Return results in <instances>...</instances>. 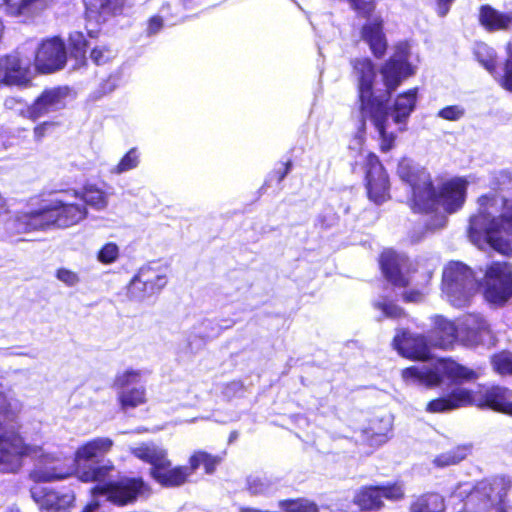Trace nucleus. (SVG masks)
<instances>
[{
	"mask_svg": "<svg viewBox=\"0 0 512 512\" xmlns=\"http://www.w3.org/2000/svg\"><path fill=\"white\" fill-rule=\"evenodd\" d=\"M361 38L369 45L374 56L381 58L387 49L383 19L380 16L369 18L361 29Z\"/></svg>",
	"mask_w": 512,
	"mask_h": 512,
	"instance_id": "24",
	"label": "nucleus"
},
{
	"mask_svg": "<svg viewBox=\"0 0 512 512\" xmlns=\"http://www.w3.org/2000/svg\"><path fill=\"white\" fill-rule=\"evenodd\" d=\"M512 481L505 476L483 479L475 485L459 484L454 497L463 498L469 509L477 512H508V492Z\"/></svg>",
	"mask_w": 512,
	"mask_h": 512,
	"instance_id": "7",
	"label": "nucleus"
},
{
	"mask_svg": "<svg viewBox=\"0 0 512 512\" xmlns=\"http://www.w3.org/2000/svg\"><path fill=\"white\" fill-rule=\"evenodd\" d=\"M242 388H243V385L241 382L233 381L226 385V387L224 389V394L228 397H231V396H234L235 394H237L239 391H241Z\"/></svg>",
	"mask_w": 512,
	"mask_h": 512,
	"instance_id": "53",
	"label": "nucleus"
},
{
	"mask_svg": "<svg viewBox=\"0 0 512 512\" xmlns=\"http://www.w3.org/2000/svg\"><path fill=\"white\" fill-rule=\"evenodd\" d=\"M479 22L488 31L506 30L512 23V13H503L490 5H482Z\"/></svg>",
	"mask_w": 512,
	"mask_h": 512,
	"instance_id": "25",
	"label": "nucleus"
},
{
	"mask_svg": "<svg viewBox=\"0 0 512 512\" xmlns=\"http://www.w3.org/2000/svg\"><path fill=\"white\" fill-rule=\"evenodd\" d=\"M67 54L64 42L55 37L43 41L35 55V67L41 73H52L62 69L66 63Z\"/></svg>",
	"mask_w": 512,
	"mask_h": 512,
	"instance_id": "17",
	"label": "nucleus"
},
{
	"mask_svg": "<svg viewBox=\"0 0 512 512\" xmlns=\"http://www.w3.org/2000/svg\"><path fill=\"white\" fill-rule=\"evenodd\" d=\"M468 237L480 249L486 246L512 255V199L496 194L478 198V212L470 217Z\"/></svg>",
	"mask_w": 512,
	"mask_h": 512,
	"instance_id": "3",
	"label": "nucleus"
},
{
	"mask_svg": "<svg viewBox=\"0 0 512 512\" xmlns=\"http://www.w3.org/2000/svg\"><path fill=\"white\" fill-rule=\"evenodd\" d=\"M246 487L253 496H268L278 490V481L267 476L252 475L247 478Z\"/></svg>",
	"mask_w": 512,
	"mask_h": 512,
	"instance_id": "30",
	"label": "nucleus"
},
{
	"mask_svg": "<svg viewBox=\"0 0 512 512\" xmlns=\"http://www.w3.org/2000/svg\"><path fill=\"white\" fill-rule=\"evenodd\" d=\"M114 57L115 51L105 45L96 46L90 53L91 60L97 65L105 64Z\"/></svg>",
	"mask_w": 512,
	"mask_h": 512,
	"instance_id": "42",
	"label": "nucleus"
},
{
	"mask_svg": "<svg viewBox=\"0 0 512 512\" xmlns=\"http://www.w3.org/2000/svg\"><path fill=\"white\" fill-rule=\"evenodd\" d=\"M434 330L431 338L434 339L433 345L440 348H448L457 337V327L455 324L441 316H436L434 321Z\"/></svg>",
	"mask_w": 512,
	"mask_h": 512,
	"instance_id": "28",
	"label": "nucleus"
},
{
	"mask_svg": "<svg viewBox=\"0 0 512 512\" xmlns=\"http://www.w3.org/2000/svg\"><path fill=\"white\" fill-rule=\"evenodd\" d=\"M366 188L368 197L375 204H382L389 198V179L378 157L368 153L365 160Z\"/></svg>",
	"mask_w": 512,
	"mask_h": 512,
	"instance_id": "16",
	"label": "nucleus"
},
{
	"mask_svg": "<svg viewBox=\"0 0 512 512\" xmlns=\"http://www.w3.org/2000/svg\"><path fill=\"white\" fill-rule=\"evenodd\" d=\"M147 485L140 477H121L102 486H96L92 493L95 497L103 496L107 501L124 506L135 502L144 495Z\"/></svg>",
	"mask_w": 512,
	"mask_h": 512,
	"instance_id": "13",
	"label": "nucleus"
},
{
	"mask_svg": "<svg viewBox=\"0 0 512 512\" xmlns=\"http://www.w3.org/2000/svg\"><path fill=\"white\" fill-rule=\"evenodd\" d=\"M471 452L470 445H460L450 451L443 452L435 457L433 463L435 466L443 468L456 465L463 461Z\"/></svg>",
	"mask_w": 512,
	"mask_h": 512,
	"instance_id": "33",
	"label": "nucleus"
},
{
	"mask_svg": "<svg viewBox=\"0 0 512 512\" xmlns=\"http://www.w3.org/2000/svg\"><path fill=\"white\" fill-rule=\"evenodd\" d=\"M484 298L492 304H504L512 297V266L508 262H493L479 282Z\"/></svg>",
	"mask_w": 512,
	"mask_h": 512,
	"instance_id": "12",
	"label": "nucleus"
},
{
	"mask_svg": "<svg viewBox=\"0 0 512 512\" xmlns=\"http://www.w3.org/2000/svg\"><path fill=\"white\" fill-rule=\"evenodd\" d=\"M403 298L407 302H418L422 298V294L419 291H406Z\"/></svg>",
	"mask_w": 512,
	"mask_h": 512,
	"instance_id": "55",
	"label": "nucleus"
},
{
	"mask_svg": "<svg viewBox=\"0 0 512 512\" xmlns=\"http://www.w3.org/2000/svg\"><path fill=\"white\" fill-rule=\"evenodd\" d=\"M492 364L499 374H512V354L502 352L492 358Z\"/></svg>",
	"mask_w": 512,
	"mask_h": 512,
	"instance_id": "39",
	"label": "nucleus"
},
{
	"mask_svg": "<svg viewBox=\"0 0 512 512\" xmlns=\"http://www.w3.org/2000/svg\"><path fill=\"white\" fill-rule=\"evenodd\" d=\"M129 450L136 458L149 463L151 468H157L168 458L167 450L153 442L141 443Z\"/></svg>",
	"mask_w": 512,
	"mask_h": 512,
	"instance_id": "27",
	"label": "nucleus"
},
{
	"mask_svg": "<svg viewBox=\"0 0 512 512\" xmlns=\"http://www.w3.org/2000/svg\"><path fill=\"white\" fill-rule=\"evenodd\" d=\"M119 257V247L115 243L105 244L98 252V260L103 264H111Z\"/></svg>",
	"mask_w": 512,
	"mask_h": 512,
	"instance_id": "44",
	"label": "nucleus"
},
{
	"mask_svg": "<svg viewBox=\"0 0 512 512\" xmlns=\"http://www.w3.org/2000/svg\"><path fill=\"white\" fill-rule=\"evenodd\" d=\"M408 259L392 250L381 254L380 266L386 279L396 287H406L409 279L406 275Z\"/></svg>",
	"mask_w": 512,
	"mask_h": 512,
	"instance_id": "22",
	"label": "nucleus"
},
{
	"mask_svg": "<svg viewBox=\"0 0 512 512\" xmlns=\"http://www.w3.org/2000/svg\"><path fill=\"white\" fill-rule=\"evenodd\" d=\"M351 7L361 16L369 17L375 9V0H348Z\"/></svg>",
	"mask_w": 512,
	"mask_h": 512,
	"instance_id": "47",
	"label": "nucleus"
},
{
	"mask_svg": "<svg viewBox=\"0 0 512 512\" xmlns=\"http://www.w3.org/2000/svg\"><path fill=\"white\" fill-rule=\"evenodd\" d=\"M201 0H181L182 2V5L185 7V8H191L193 7L194 5L196 4H199Z\"/></svg>",
	"mask_w": 512,
	"mask_h": 512,
	"instance_id": "59",
	"label": "nucleus"
},
{
	"mask_svg": "<svg viewBox=\"0 0 512 512\" xmlns=\"http://www.w3.org/2000/svg\"><path fill=\"white\" fill-rule=\"evenodd\" d=\"M117 400L123 411L134 409L146 403V389L141 384V372L126 370L119 373L114 380Z\"/></svg>",
	"mask_w": 512,
	"mask_h": 512,
	"instance_id": "14",
	"label": "nucleus"
},
{
	"mask_svg": "<svg viewBox=\"0 0 512 512\" xmlns=\"http://www.w3.org/2000/svg\"><path fill=\"white\" fill-rule=\"evenodd\" d=\"M113 441L108 437L92 439L77 448L73 465L67 466L63 459L45 453L41 447L35 458L37 463L30 472V478L35 482H51L64 479L75 473L82 482H102L114 470V465L108 461L105 464H87L98 457H103L112 448Z\"/></svg>",
	"mask_w": 512,
	"mask_h": 512,
	"instance_id": "2",
	"label": "nucleus"
},
{
	"mask_svg": "<svg viewBox=\"0 0 512 512\" xmlns=\"http://www.w3.org/2000/svg\"><path fill=\"white\" fill-rule=\"evenodd\" d=\"M446 223V217L444 215H437L436 216V223L430 224L429 229H437L441 228Z\"/></svg>",
	"mask_w": 512,
	"mask_h": 512,
	"instance_id": "58",
	"label": "nucleus"
},
{
	"mask_svg": "<svg viewBox=\"0 0 512 512\" xmlns=\"http://www.w3.org/2000/svg\"><path fill=\"white\" fill-rule=\"evenodd\" d=\"M221 461L222 458L220 456L198 450L190 456L188 468L191 469V475H193L201 466L204 467L206 474H213Z\"/></svg>",
	"mask_w": 512,
	"mask_h": 512,
	"instance_id": "31",
	"label": "nucleus"
},
{
	"mask_svg": "<svg viewBox=\"0 0 512 512\" xmlns=\"http://www.w3.org/2000/svg\"><path fill=\"white\" fill-rule=\"evenodd\" d=\"M475 56L478 61L489 71L493 72L496 65L495 52L484 43H479L475 47Z\"/></svg>",
	"mask_w": 512,
	"mask_h": 512,
	"instance_id": "37",
	"label": "nucleus"
},
{
	"mask_svg": "<svg viewBox=\"0 0 512 512\" xmlns=\"http://www.w3.org/2000/svg\"><path fill=\"white\" fill-rule=\"evenodd\" d=\"M391 429L392 420L389 416L373 420L369 428L362 432V439L370 446H381L388 441Z\"/></svg>",
	"mask_w": 512,
	"mask_h": 512,
	"instance_id": "26",
	"label": "nucleus"
},
{
	"mask_svg": "<svg viewBox=\"0 0 512 512\" xmlns=\"http://www.w3.org/2000/svg\"><path fill=\"white\" fill-rule=\"evenodd\" d=\"M29 59H22L18 53L0 58V83L9 86H24L30 81Z\"/></svg>",
	"mask_w": 512,
	"mask_h": 512,
	"instance_id": "19",
	"label": "nucleus"
},
{
	"mask_svg": "<svg viewBox=\"0 0 512 512\" xmlns=\"http://www.w3.org/2000/svg\"><path fill=\"white\" fill-rule=\"evenodd\" d=\"M21 410L17 400L8 399L0 392V471L16 473L22 467L24 456L37 455V446L26 445L16 433V419Z\"/></svg>",
	"mask_w": 512,
	"mask_h": 512,
	"instance_id": "6",
	"label": "nucleus"
},
{
	"mask_svg": "<svg viewBox=\"0 0 512 512\" xmlns=\"http://www.w3.org/2000/svg\"><path fill=\"white\" fill-rule=\"evenodd\" d=\"M117 85L118 80L115 77H109L104 83H102L100 89L103 94H108L113 92Z\"/></svg>",
	"mask_w": 512,
	"mask_h": 512,
	"instance_id": "52",
	"label": "nucleus"
},
{
	"mask_svg": "<svg viewBox=\"0 0 512 512\" xmlns=\"http://www.w3.org/2000/svg\"><path fill=\"white\" fill-rule=\"evenodd\" d=\"M434 339H428L424 335L413 334L407 331L398 332L394 339L395 349L403 357L426 361L432 359L430 348L433 346Z\"/></svg>",
	"mask_w": 512,
	"mask_h": 512,
	"instance_id": "18",
	"label": "nucleus"
},
{
	"mask_svg": "<svg viewBox=\"0 0 512 512\" xmlns=\"http://www.w3.org/2000/svg\"><path fill=\"white\" fill-rule=\"evenodd\" d=\"M118 0H84L86 11L89 17L97 21H105L109 15L116 11Z\"/></svg>",
	"mask_w": 512,
	"mask_h": 512,
	"instance_id": "32",
	"label": "nucleus"
},
{
	"mask_svg": "<svg viewBox=\"0 0 512 512\" xmlns=\"http://www.w3.org/2000/svg\"><path fill=\"white\" fill-rule=\"evenodd\" d=\"M93 497H94V500H93L91 503H89V504L84 508V510H83L82 512H101V510H100V504H99V498H100L101 496H97V497H95V496L93 495Z\"/></svg>",
	"mask_w": 512,
	"mask_h": 512,
	"instance_id": "56",
	"label": "nucleus"
},
{
	"mask_svg": "<svg viewBox=\"0 0 512 512\" xmlns=\"http://www.w3.org/2000/svg\"><path fill=\"white\" fill-rule=\"evenodd\" d=\"M168 283V269L159 263L142 266L131 279L127 295L131 300L142 302L158 294Z\"/></svg>",
	"mask_w": 512,
	"mask_h": 512,
	"instance_id": "11",
	"label": "nucleus"
},
{
	"mask_svg": "<svg viewBox=\"0 0 512 512\" xmlns=\"http://www.w3.org/2000/svg\"><path fill=\"white\" fill-rule=\"evenodd\" d=\"M291 167H292V163L290 161L284 163L282 165V168L277 170L275 173L277 175V181L278 183H280L281 181H283V179L286 177V175L290 172L291 170Z\"/></svg>",
	"mask_w": 512,
	"mask_h": 512,
	"instance_id": "54",
	"label": "nucleus"
},
{
	"mask_svg": "<svg viewBox=\"0 0 512 512\" xmlns=\"http://www.w3.org/2000/svg\"><path fill=\"white\" fill-rule=\"evenodd\" d=\"M238 438V432L237 431H233L231 432L230 436H229V442H233L234 440H236Z\"/></svg>",
	"mask_w": 512,
	"mask_h": 512,
	"instance_id": "60",
	"label": "nucleus"
},
{
	"mask_svg": "<svg viewBox=\"0 0 512 512\" xmlns=\"http://www.w3.org/2000/svg\"><path fill=\"white\" fill-rule=\"evenodd\" d=\"M150 474L157 483L168 488L182 486L192 476L188 466L172 467L168 458L157 468H151Z\"/></svg>",
	"mask_w": 512,
	"mask_h": 512,
	"instance_id": "23",
	"label": "nucleus"
},
{
	"mask_svg": "<svg viewBox=\"0 0 512 512\" xmlns=\"http://www.w3.org/2000/svg\"><path fill=\"white\" fill-rule=\"evenodd\" d=\"M55 277L67 287H75L80 283L79 274L64 267L56 270Z\"/></svg>",
	"mask_w": 512,
	"mask_h": 512,
	"instance_id": "45",
	"label": "nucleus"
},
{
	"mask_svg": "<svg viewBox=\"0 0 512 512\" xmlns=\"http://www.w3.org/2000/svg\"><path fill=\"white\" fill-rule=\"evenodd\" d=\"M140 164V153L137 148H131L116 164L110 169L113 175H121L133 169H136Z\"/></svg>",
	"mask_w": 512,
	"mask_h": 512,
	"instance_id": "36",
	"label": "nucleus"
},
{
	"mask_svg": "<svg viewBox=\"0 0 512 512\" xmlns=\"http://www.w3.org/2000/svg\"><path fill=\"white\" fill-rule=\"evenodd\" d=\"M438 117L448 121H458L465 115V109L461 105H451L442 108Z\"/></svg>",
	"mask_w": 512,
	"mask_h": 512,
	"instance_id": "46",
	"label": "nucleus"
},
{
	"mask_svg": "<svg viewBox=\"0 0 512 512\" xmlns=\"http://www.w3.org/2000/svg\"><path fill=\"white\" fill-rule=\"evenodd\" d=\"M0 355L2 356H9V355H17V356H30L29 353L18 351V350H11V349H0Z\"/></svg>",
	"mask_w": 512,
	"mask_h": 512,
	"instance_id": "57",
	"label": "nucleus"
},
{
	"mask_svg": "<svg viewBox=\"0 0 512 512\" xmlns=\"http://www.w3.org/2000/svg\"><path fill=\"white\" fill-rule=\"evenodd\" d=\"M4 106L6 109L12 110L20 116L30 119V105L25 103L22 99L7 97L4 101Z\"/></svg>",
	"mask_w": 512,
	"mask_h": 512,
	"instance_id": "41",
	"label": "nucleus"
},
{
	"mask_svg": "<svg viewBox=\"0 0 512 512\" xmlns=\"http://www.w3.org/2000/svg\"><path fill=\"white\" fill-rule=\"evenodd\" d=\"M479 287L472 270L462 262L451 261L443 269L442 292L454 307H465Z\"/></svg>",
	"mask_w": 512,
	"mask_h": 512,
	"instance_id": "9",
	"label": "nucleus"
},
{
	"mask_svg": "<svg viewBox=\"0 0 512 512\" xmlns=\"http://www.w3.org/2000/svg\"><path fill=\"white\" fill-rule=\"evenodd\" d=\"M444 510V499L436 493L421 496L411 507V512H444Z\"/></svg>",
	"mask_w": 512,
	"mask_h": 512,
	"instance_id": "34",
	"label": "nucleus"
},
{
	"mask_svg": "<svg viewBox=\"0 0 512 512\" xmlns=\"http://www.w3.org/2000/svg\"><path fill=\"white\" fill-rule=\"evenodd\" d=\"M374 307L380 310L383 314V317L386 318L397 319L402 317L404 314L403 310L399 306L395 305L391 301H387L386 299L376 301L374 303Z\"/></svg>",
	"mask_w": 512,
	"mask_h": 512,
	"instance_id": "40",
	"label": "nucleus"
},
{
	"mask_svg": "<svg viewBox=\"0 0 512 512\" xmlns=\"http://www.w3.org/2000/svg\"><path fill=\"white\" fill-rule=\"evenodd\" d=\"M67 193L62 198L43 201L37 209L19 212L5 223L11 234L26 233L51 228H67L79 223L87 216V208L82 203L70 201Z\"/></svg>",
	"mask_w": 512,
	"mask_h": 512,
	"instance_id": "5",
	"label": "nucleus"
},
{
	"mask_svg": "<svg viewBox=\"0 0 512 512\" xmlns=\"http://www.w3.org/2000/svg\"><path fill=\"white\" fill-rule=\"evenodd\" d=\"M410 45L400 42L395 46L394 54L382 66L381 76L385 93L379 96L372 91L376 72L369 59H356L352 62L355 77L358 81L360 110L363 122L369 119L375 126L381 138L382 151L392 148L395 135L388 132V120L391 116L393 122L399 125V130L406 129V122L416 106L417 89H411L400 94L389 112L385 101L401 82L415 73L410 62Z\"/></svg>",
	"mask_w": 512,
	"mask_h": 512,
	"instance_id": "1",
	"label": "nucleus"
},
{
	"mask_svg": "<svg viewBox=\"0 0 512 512\" xmlns=\"http://www.w3.org/2000/svg\"><path fill=\"white\" fill-rule=\"evenodd\" d=\"M463 325L475 336L488 329L487 322L479 315H469L465 318Z\"/></svg>",
	"mask_w": 512,
	"mask_h": 512,
	"instance_id": "43",
	"label": "nucleus"
},
{
	"mask_svg": "<svg viewBox=\"0 0 512 512\" xmlns=\"http://www.w3.org/2000/svg\"><path fill=\"white\" fill-rule=\"evenodd\" d=\"M55 124L53 122H43L34 128V138L36 141H41L45 137L47 131Z\"/></svg>",
	"mask_w": 512,
	"mask_h": 512,
	"instance_id": "49",
	"label": "nucleus"
},
{
	"mask_svg": "<svg viewBox=\"0 0 512 512\" xmlns=\"http://www.w3.org/2000/svg\"><path fill=\"white\" fill-rule=\"evenodd\" d=\"M75 200H79L85 206L101 211L108 206V194L96 185H86L82 192L72 191Z\"/></svg>",
	"mask_w": 512,
	"mask_h": 512,
	"instance_id": "29",
	"label": "nucleus"
},
{
	"mask_svg": "<svg viewBox=\"0 0 512 512\" xmlns=\"http://www.w3.org/2000/svg\"><path fill=\"white\" fill-rule=\"evenodd\" d=\"M404 497L401 483H390L382 486H364L356 491L353 503L363 511L379 510L384 506L383 499L398 501Z\"/></svg>",
	"mask_w": 512,
	"mask_h": 512,
	"instance_id": "15",
	"label": "nucleus"
},
{
	"mask_svg": "<svg viewBox=\"0 0 512 512\" xmlns=\"http://www.w3.org/2000/svg\"><path fill=\"white\" fill-rule=\"evenodd\" d=\"M162 26H163V21L160 17H157V16L152 17L148 23V29H147L148 34L149 35L156 34L157 32L160 31Z\"/></svg>",
	"mask_w": 512,
	"mask_h": 512,
	"instance_id": "51",
	"label": "nucleus"
},
{
	"mask_svg": "<svg viewBox=\"0 0 512 512\" xmlns=\"http://www.w3.org/2000/svg\"><path fill=\"white\" fill-rule=\"evenodd\" d=\"M31 496L43 512H64L75 500L72 491L60 493L40 486L31 488Z\"/></svg>",
	"mask_w": 512,
	"mask_h": 512,
	"instance_id": "21",
	"label": "nucleus"
},
{
	"mask_svg": "<svg viewBox=\"0 0 512 512\" xmlns=\"http://www.w3.org/2000/svg\"><path fill=\"white\" fill-rule=\"evenodd\" d=\"M400 178L407 182L413 193V208L420 212L437 211L442 207L448 213L455 212L465 202L467 182L455 178L443 183L438 190L432 185L430 174L424 170H415L407 159L398 164Z\"/></svg>",
	"mask_w": 512,
	"mask_h": 512,
	"instance_id": "4",
	"label": "nucleus"
},
{
	"mask_svg": "<svg viewBox=\"0 0 512 512\" xmlns=\"http://www.w3.org/2000/svg\"><path fill=\"white\" fill-rule=\"evenodd\" d=\"M455 0H436V11L440 17H444L450 10L451 5Z\"/></svg>",
	"mask_w": 512,
	"mask_h": 512,
	"instance_id": "50",
	"label": "nucleus"
},
{
	"mask_svg": "<svg viewBox=\"0 0 512 512\" xmlns=\"http://www.w3.org/2000/svg\"><path fill=\"white\" fill-rule=\"evenodd\" d=\"M68 93L67 87H53L44 90L30 104V120L35 121L63 109L66 106Z\"/></svg>",
	"mask_w": 512,
	"mask_h": 512,
	"instance_id": "20",
	"label": "nucleus"
},
{
	"mask_svg": "<svg viewBox=\"0 0 512 512\" xmlns=\"http://www.w3.org/2000/svg\"><path fill=\"white\" fill-rule=\"evenodd\" d=\"M278 506L284 512H319L317 504L307 498L280 500Z\"/></svg>",
	"mask_w": 512,
	"mask_h": 512,
	"instance_id": "35",
	"label": "nucleus"
},
{
	"mask_svg": "<svg viewBox=\"0 0 512 512\" xmlns=\"http://www.w3.org/2000/svg\"><path fill=\"white\" fill-rule=\"evenodd\" d=\"M468 405L488 407L512 416V391L505 387L493 386L477 395L465 388L457 387L448 396L430 401L427 410L438 413Z\"/></svg>",
	"mask_w": 512,
	"mask_h": 512,
	"instance_id": "8",
	"label": "nucleus"
},
{
	"mask_svg": "<svg viewBox=\"0 0 512 512\" xmlns=\"http://www.w3.org/2000/svg\"><path fill=\"white\" fill-rule=\"evenodd\" d=\"M4 4H5V0H2V3L0 4V10L6 14V11L4 10Z\"/></svg>",
	"mask_w": 512,
	"mask_h": 512,
	"instance_id": "61",
	"label": "nucleus"
},
{
	"mask_svg": "<svg viewBox=\"0 0 512 512\" xmlns=\"http://www.w3.org/2000/svg\"><path fill=\"white\" fill-rule=\"evenodd\" d=\"M444 377L463 381L475 379L477 374L453 360L444 358L437 359L432 368L412 366L402 371V378L409 385L432 387L440 384Z\"/></svg>",
	"mask_w": 512,
	"mask_h": 512,
	"instance_id": "10",
	"label": "nucleus"
},
{
	"mask_svg": "<svg viewBox=\"0 0 512 512\" xmlns=\"http://www.w3.org/2000/svg\"><path fill=\"white\" fill-rule=\"evenodd\" d=\"M507 60L503 68V75L500 76L499 83L506 90L512 92V37L507 44Z\"/></svg>",
	"mask_w": 512,
	"mask_h": 512,
	"instance_id": "38",
	"label": "nucleus"
},
{
	"mask_svg": "<svg viewBox=\"0 0 512 512\" xmlns=\"http://www.w3.org/2000/svg\"><path fill=\"white\" fill-rule=\"evenodd\" d=\"M70 42L73 48L77 51L78 54H84L85 48L87 46V42L84 38V35L80 32H75L70 35Z\"/></svg>",
	"mask_w": 512,
	"mask_h": 512,
	"instance_id": "48",
	"label": "nucleus"
}]
</instances>
